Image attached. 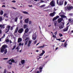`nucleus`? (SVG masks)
<instances>
[{"label":"nucleus","mask_w":73,"mask_h":73,"mask_svg":"<svg viewBox=\"0 0 73 73\" xmlns=\"http://www.w3.org/2000/svg\"><path fill=\"white\" fill-rule=\"evenodd\" d=\"M33 5H36V3L35 2H33Z\"/></svg>","instance_id":"obj_59"},{"label":"nucleus","mask_w":73,"mask_h":73,"mask_svg":"<svg viewBox=\"0 0 73 73\" xmlns=\"http://www.w3.org/2000/svg\"><path fill=\"white\" fill-rule=\"evenodd\" d=\"M23 13H24L25 14H26L27 15L28 14V13L27 12V11H23Z\"/></svg>","instance_id":"obj_24"},{"label":"nucleus","mask_w":73,"mask_h":73,"mask_svg":"<svg viewBox=\"0 0 73 73\" xmlns=\"http://www.w3.org/2000/svg\"><path fill=\"white\" fill-rule=\"evenodd\" d=\"M6 42H9V40L8 39H7L6 40Z\"/></svg>","instance_id":"obj_42"},{"label":"nucleus","mask_w":73,"mask_h":73,"mask_svg":"<svg viewBox=\"0 0 73 73\" xmlns=\"http://www.w3.org/2000/svg\"><path fill=\"white\" fill-rule=\"evenodd\" d=\"M28 47H29V46H31V44H29V43H28Z\"/></svg>","instance_id":"obj_49"},{"label":"nucleus","mask_w":73,"mask_h":73,"mask_svg":"<svg viewBox=\"0 0 73 73\" xmlns=\"http://www.w3.org/2000/svg\"><path fill=\"white\" fill-rule=\"evenodd\" d=\"M62 20H63V19L61 18L58 19V23H61V21H62Z\"/></svg>","instance_id":"obj_21"},{"label":"nucleus","mask_w":73,"mask_h":73,"mask_svg":"<svg viewBox=\"0 0 73 73\" xmlns=\"http://www.w3.org/2000/svg\"><path fill=\"white\" fill-rule=\"evenodd\" d=\"M64 45L65 47L66 46V43H65V44H64Z\"/></svg>","instance_id":"obj_45"},{"label":"nucleus","mask_w":73,"mask_h":73,"mask_svg":"<svg viewBox=\"0 0 73 73\" xmlns=\"http://www.w3.org/2000/svg\"><path fill=\"white\" fill-rule=\"evenodd\" d=\"M13 27H11V28L10 30L12 31V30H13Z\"/></svg>","instance_id":"obj_56"},{"label":"nucleus","mask_w":73,"mask_h":73,"mask_svg":"<svg viewBox=\"0 0 73 73\" xmlns=\"http://www.w3.org/2000/svg\"><path fill=\"white\" fill-rule=\"evenodd\" d=\"M23 31H24V29H23L21 28L18 30V32L19 33H22Z\"/></svg>","instance_id":"obj_11"},{"label":"nucleus","mask_w":73,"mask_h":73,"mask_svg":"<svg viewBox=\"0 0 73 73\" xmlns=\"http://www.w3.org/2000/svg\"><path fill=\"white\" fill-rule=\"evenodd\" d=\"M6 72H7V70H6V69H5L4 71L3 72V73H6Z\"/></svg>","instance_id":"obj_38"},{"label":"nucleus","mask_w":73,"mask_h":73,"mask_svg":"<svg viewBox=\"0 0 73 73\" xmlns=\"http://www.w3.org/2000/svg\"><path fill=\"white\" fill-rule=\"evenodd\" d=\"M19 46H18L15 49H18L19 50Z\"/></svg>","instance_id":"obj_48"},{"label":"nucleus","mask_w":73,"mask_h":73,"mask_svg":"<svg viewBox=\"0 0 73 73\" xmlns=\"http://www.w3.org/2000/svg\"><path fill=\"white\" fill-rule=\"evenodd\" d=\"M28 39H29V38H28V37H27V38H26V39H25V41H27V40H28Z\"/></svg>","instance_id":"obj_46"},{"label":"nucleus","mask_w":73,"mask_h":73,"mask_svg":"<svg viewBox=\"0 0 73 73\" xmlns=\"http://www.w3.org/2000/svg\"><path fill=\"white\" fill-rule=\"evenodd\" d=\"M7 16V14L6 13H5L3 15L4 17H5V16Z\"/></svg>","instance_id":"obj_35"},{"label":"nucleus","mask_w":73,"mask_h":73,"mask_svg":"<svg viewBox=\"0 0 73 73\" xmlns=\"http://www.w3.org/2000/svg\"><path fill=\"white\" fill-rule=\"evenodd\" d=\"M22 18H23V16H21L20 17V19L21 20V19H22Z\"/></svg>","instance_id":"obj_63"},{"label":"nucleus","mask_w":73,"mask_h":73,"mask_svg":"<svg viewBox=\"0 0 73 73\" xmlns=\"http://www.w3.org/2000/svg\"><path fill=\"white\" fill-rule=\"evenodd\" d=\"M56 23H56V22H54V25L55 27H56Z\"/></svg>","instance_id":"obj_53"},{"label":"nucleus","mask_w":73,"mask_h":73,"mask_svg":"<svg viewBox=\"0 0 73 73\" xmlns=\"http://www.w3.org/2000/svg\"><path fill=\"white\" fill-rule=\"evenodd\" d=\"M57 40H58V41H60L61 40V39L60 38H58L56 39Z\"/></svg>","instance_id":"obj_55"},{"label":"nucleus","mask_w":73,"mask_h":73,"mask_svg":"<svg viewBox=\"0 0 73 73\" xmlns=\"http://www.w3.org/2000/svg\"><path fill=\"white\" fill-rule=\"evenodd\" d=\"M45 53V51H44V50H42V52L39 54V56H42Z\"/></svg>","instance_id":"obj_10"},{"label":"nucleus","mask_w":73,"mask_h":73,"mask_svg":"<svg viewBox=\"0 0 73 73\" xmlns=\"http://www.w3.org/2000/svg\"><path fill=\"white\" fill-rule=\"evenodd\" d=\"M64 24H65V23H64H64H61L60 24V25L61 26H62L63 27H64Z\"/></svg>","instance_id":"obj_23"},{"label":"nucleus","mask_w":73,"mask_h":73,"mask_svg":"<svg viewBox=\"0 0 73 73\" xmlns=\"http://www.w3.org/2000/svg\"><path fill=\"white\" fill-rule=\"evenodd\" d=\"M10 27H11L10 26H8L7 27V28L6 29V33H7L8 31H9V29L10 28Z\"/></svg>","instance_id":"obj_7"},{"label":"nucleus","mask_w":73,"mask_h":73,"mask_svg":"<svg viewBox=\"0 0 73 73\" xmlns=\"http://www.w3.org/2000/svg\"><path fill=\"white\" fill-rule=\"evenodd\" d=\"M72 9V7L70 5L68 4L67 7L65 8V9L66 10V11H69V10H70Z\"/></svg>","instance_id":"obj_1"},{"label":"nucleus","mask_w":73,"mask_h":73,"mask_svg":"<svg viewBox=\"0 0 73 73\" xmlns=\"http://www.w3.org/2000/svg\"><path fill=\"white\" fill-rule=\"evenodd\" d=\"M67 4V2L65 1L64 2V5L65 6Z\"/></svg>","instance_id":"obj_39"},{"label":"nucleus","mask_w":73,"mask_h":73,"mask_svg":"<svg viewBox=\"0 0 73 73\" xmlns=\"http://www.w3.org/2000/svg\"><path fill=\"white\" fill-rule=\"evenodd\" d=\"M64 14V13L61 12L59 14V15H60V16L62 18H66V16L63 15Z\"/></svg>","instance_id":"obj_3"},{"label":"nucleus","mask_w":73,"mask_h":73,"mask_svg":"<svg viewBox=\"0 0 73 73\" xmlns=\"http://www.w3.org/2000/svg\"><path fill=\"white\" fill-rule=\"evenodd\" d=\"M12 8L13 9H17L16 8H15V7H13Z\"/></svg>","instance_id":"obj_62"},{"label":"nucleus","mask_w":73,"mask_h":73,"mask_svg":"<svg viewBox=\"0 0 73 73\" xmlns=\"http://www.w3.org/2000/svg\"><path fill=\"white\" fill-rule=\"evenodd\" d=\"M58 18H59V16H57L56 17H54L52 20L53 21H54V20H56V19H57Z\"/></svg>","instance_id":"obj_13"},{"label":"nucleus","mask_w":73,"mask_h":73,"mask_svg":"<svg viewBox=\"0 0 73 73\" xmlns=\"http://www.w3.org/2000/svg\"><path fill=\"white\" fill-rule=\"evenodd\" d=\"M36 42H37V40H35V41H34V43L35 44H36Z\"/></svg>","instance_id":"obj_52"},{"label":"nucleus","mask_w":73,"mask_h":73,"mask_svg":"<svg viewBox=\"0 0 73 73\" xmlns=\"http://www.w3.org/2000/svg\"><path fill=\"white\" fill-rule=\"evenodd\" d=\"M5 34L3 35V37L1 38L0 39V41H1V39L3 38H4V37H5Z\"/></svg>","instance_id":"obj_26"},{"label":"nucleus","mask_w":73,"mask_h":73,"mask_svg":"<svg viewBox=\"0 0 73 73\" xmlns=\"http://www.w3.org/2000/svg\"><path fill=\"white\" fill-rule=\"evenodd\" d=\"M31 43H32V42L31 41H29L28 43V44H31Z\"/></svg>","instance_id":"obj_40"},{"label":"nucleus","mask_w":73,"mask_h":73,"mask_svg":"<svg viewBox=\"0 0 73 73\" xmlns=\"http://www.w3.org/2000/svg\"><path fill=\"white\" fill-rule=\"evenodd\" d=\"M18 18L17 17H16L15 19V21H17V19Z\"/></svg>","instance_id":"obj_37"},{"label":"nucleus","mask_w":73,"mask_h":73,"mask_svg":"<svg viewBox=\"0 0 73 73\" xmlns=\"http://www.w3.org/2000/svg\"><path fill=\"white\" fill-rule=\"evenodd\" d=\"M56 13L54 12L53 13H51L49 15L50 16H52V17L53 16H54V14H55Z\"/></svg>","instance_id":"obj_14"},{"label":"nucleus","mask_w":73,"mask_h":73,"mask_svg":"<svg viewBox=\"0 0 73 73\" xmlns=\"http://www.w3.org/2000/svg\"><path fill=\"white\" fill-rule=\"evenodd\" d=\"M52 37H54V38H56V36H55V35H53Z\"/></svg>","instance_id":"obj_43"},{"label":"nucleus","mask_w":73,"mask_h":73,"mask_svg":"<svg viewBox=\"0 0 73 73\" xmlns=\"http://www.w3.org/2000/svg\"><path fill=\"white\" fill-rule=\"evenodd\" d=\"M41 58V57H40L39 56H38L37 57V59L38 60L39 59H40V58Z\"/></svg>","instance_id":"obj_36"},{"label":"nucleus","mask_w":73,"mask_h":73,"mask_svg":"<svg viewBox=\"0 0 73 73\" xmlns=\"http://www.w3.org/2000/svg\"><path fill=\"white\" fill-rule=\"evenodd\" d=\"M36 5L37 6H40V4H39V3H37Z\"/></svg>","instance_id":"obj_32"},{"label":"nucleus","mask_w":73,"mask_h":73,"mask_svg":"<svg viewBox=\"0 0 73 73\" xmlns=\"http://www.w3.org/2000/svg\"><path fill=\"white\" fill-rule=\"evenodd\" d=\"M24 28H26L28 27V26L27 25H25L24 26Z\"/></svg>","instance_id":"obj_27"},{"label":"nucleus","mask_w":73,"mask_h":73,"mask_svg":"<svg viewBox=\"0 0 73 73\" xmlns=\"http://www.w3.org/2000/svg\"><path fill=\"white\" fill-rule=\"evenodd\" d=\"M56 10H57V8H56V7H55V8H54V12H55V11H56Z\"/></svg>","instance_id":"obj_33"},{"label":"nucleus","mask_w":73,"mask_h":73,"mask_svg":"<svg viewBox=\"0 0 73 73\" xmlns=\"http://www.w3.org/2000/svg\"><path fill=\"white\" fill-rule=\"evenodd\" d=\"M57 32H56L55 33H54V34H55V35H57Z\"/></svg>","instance_id":"obj_54"},{"label":"nucleus","mask_w":73,"mask_h":73,"mask_svg":"<svg viewBox=\"0 0 73 73\" xmlns=\"http://www.w3.org/2000/svg\"><path fill=\"white\" fill-rule=\"evenodd\" d=\"M10 36H11V37H13V34H11Z\"/></svg>","instance_id":"obj_50"},{"label":"nucleus","mask_w":73,"mask_h":73,"mask_svg":"<svg viewBox=\"0 0 73 73\" xmlns=\"http://www.w3.org/2000/svg\"><path fill=\"white\" fill-rule=\"evenodd\" d=\"M68 27H67L66 28L64 29L63 30V31L65 32L66 31H67L68 30Z\"/></svg>","instance_id":"obj_15"},{"label":"nucleus","mask_w":73,"mask_h":73,"mask_svg":"<svg viewBox=\"0 0 73 73\" xmlns=\"http://www.w3.org/2000/svg\"><path fill=\"white\" fill-rule=\"evenodd\" d=\"M22 41V39H21V38H18V42H21Z\"/></svg>","instance_id":"obj_16"},{"label":"nucleus","mask_w":73,"mask_h":73,"mask_svg":"<svg viewBox=\"0 0 73 73\" xmlns=\"http://www.w3.org/2000/svg\"><path fill=\"white\" fill-rule=\"evenodd\" d=\"M42 66H40V67L39 68V70H40V72H41L42 70H41L42 69Z\"/></svg>","instance_id":"obj_18"},{"label":"nucleus","mask_w":73,"mask_h":73,"mask_svg":"<svg viewBox=\"0 0 73 73\" xmlns=\"http://www.w3.org/2000/svg\"><path fill=\"white\" fill-rule=\"evenodd\" d=\"M16 47V46H14L13 47V48H12V50H14L15 48Z\"/></svg>","instance_id":"obj_31"},{"label":"nucleus","mask_w":73,"mask_h":73,"mask_svg":"<svg viewBox=\"0 0 73 73\" xmlns=\"http://www.w3.org/2000/svg\"><path fill=\"white\" fill-rule=\"evenodd\" d=\"M29 24L30 25L31 24V23H32V21H30L29 22Z\"/></svg>","instance_id":"obj_44"},{"label":"nucleus","mask_w":73,"mask_h":73,"mask_svg":"<svg viewBox=\"0 0 73 73\" xmlns=\"http://www.w3.org/2000/svg\"><path fill=\"white\" fill-rule=\"evenodd\" d=\"M7 45H3L2 46V48L1 49V53H3L4 51V49L7 48Z\"/></svg>","instance_id":"obj_2"},{"label":"nucleus","mask_w":73,"mask_h":73,"mask_svg":"<svg viewBox=\"0 0 73 73\" xmlns=\"http://www.w3.org/2000/svg\"><path fill=\"white\" fill-rule=\"evenodd\" d=\"M28 40H27L26 41V42H25V45H27V44H28Z\"/></svg>","instance_id":"obj_41"},{"label":"nucleus","mask_w":73,"mask_h":73,"mask_svg":"<svg viewBox=\"0 0 73 73\" xmlns=\"http://www.w3.org/2000/svg\"><path fill=\"white\" fill-rule=\"evenodd\" d=\"M8 58H3V60H7Z\"/></svg>","instance_id":"obj_61"},{"label":"nucleus","mask_w":73,"mask_h":73,"mask_svg":"<svg viewBox=\"0 0 73 73\" xmlns=\"http://www.w3.org/2000/svg\"><path fill=\"white\" fill-rule=\"evenodd\" d=\"M21 62L22 64L24 65V64L25 63V60H21Z\"/></svg>","instance_id":"obj_17"},{"label":"nucleus","mask_w":73,"mask_h":73,"mask_svg":"<svg viewBox=\"0 0 73 73\" xmlns=\"http://www.w3.org/2000/svg\"><path fill=\"white\" fill-rule=\"evenodd\" d=\"M32 38L33 40H35L36 39V32H35L33 35Z\"/></svg>","instance_id":"obj_4"},{"label":"nucleus","mask_w":73,"mask_h":73,"mask_svg":"<svg viewBox=\"0 0 73 73\" xmlns=\"http://www.w3.org/2000/svg\"><path fill=\"white\" fill-rule=\"evenodd\" d=\"M20 23L21 24H23V21L22 20H21L20 21Z\"/></svg>","instance_id":"obj_57"},{"label":"nucleus","mask_w":73,"mask_h":73,"mask_svg":"<svg viewBox=\"0 0 73 73\" xmlns=\"http://www.w3.org/2000/svg\"><path fill=\"white\" fill-rule=\"evenodd\" d=\"M0 27L2 28H5V25H0Z\"/></svg>","instance_id":"obj_22"},{"label":"nucleus","mask_w":73,"mask_h":73,"mask_svg":"<svg viewBox=\"0 0 73 73\" xmlns=\"http://www.w3.org/2000/svg\"><path fill=\"white\" fill-rule=\"evenodd\" d=\"M15 62V60H14L11 59H10L9 61V64H10V65H12V62Z\"/></svg>","instance_id":"obj_6"},{"label":"nucleus","mask_w":73,"mask_h":73,"mask_svg":"<svg viewBox=\"0 0 73 73\" xmlns=\"http://www.w3.org/2000/svg\"><path fill=\"white\" fill-rule=\"evenodd\" d=\"M12 2L13 3H16V1H12Z\"/></svg>","instance_id":"obj_58"},{"label":"nucleus","mask_w":73,"mask_h":73,"mask_svg":"<svg viewBox=\"0 0 73 73\" xmlns=\"http://www.w3.org/2000/svg\"><path fill=\"white\" fill-rule=\"evenodd\" d=\"M59 36L60 37H62V34L59 33Z\"/></svg>","instance_id":"obj_34"},{"label":"nucleus","mask_w":73,"mask_h":73,"mask_svg":"<svg viewBox=\"0 0 73 73\" xmlns=\"http://www.w3.org/2000/svg\"><path fill=\"white\" fill-rule=\"evenodd\" d=\"M68 21L69 22L68 23L67 25H68L69 23H71L72 24H73V21L72 19H68Z\"/></svg>","instance_id":"obj_9"},{"label":"nucleus","mask_w":73,"mask_h":73,"mask_svg":"<svg viewBox=\"0 0 73 73\" xmlns=\"http://www.w3.org/2000/svg\"><path fill=\"white\" fill-rule=\"evenodd\" d=\"M29 19L28 18V19H26L25 20V23H26L27 24L28 23Z\"/></svg>","instance_id":"obj_20"},{"label":"nucleus","mask_w":73,"mask_h":73,"mask_svg":"<svg viewBox=\"0 0 73 73\" xmlns=\"http://www.w3.org/2000/svg\"><path fill=\"white\" fill-rule=\"evenodd\" d=\"M19 45H23V44H21V43H19Z\"/></svg>","instance_id":"obj_64"},{"label":"nucleus","mask_w":73,"mask_h":73,"mask_svg":"<svg viewBox=\"0 0 73 73\" xmlns=\"http://www.w3.org/2000/svg\"><path fill=\"white\" fill-rule=\"evenodd\" d=\"M29 31V29H28V28H27L26 29L25 31V33H24V35H25V36H27V35H26V33H27Z\"/></svg>","instance_id":"obj_8"},{"label":"nucleus","mask_w":73,"mask_h":73,"mask_svg":"<svg viewBox=\"0 0 73 73\" xmlns=\"http://www.w3.org/2000/svg\"><path fill=\"white\" fill-rule=\"evenodd\" d=\"M50 5L52 7H54L55 6V2L53 1H52L50 3Z\"/></svg>","instance_id":"obj_5"},{"label":"nucleus","mask_w":73,"mask_h":73,"mask_svg":"<svg viewBox=\"0 0 73 73\" xmlns=\"http://www.w3.org/2000/svg\"><path fill=\"white\" fill-rule=\"evenodd\" d=\"M59 28L60 29H62L63 28H64V26H62L60 25L59 26Z\"/></svg>","instance_id":"obj_28"},{"label":"nucleus","mask_w":73,"mask_h":73,"mask_svg":"<svg viewBox=\"0 0 73 73\" xmlns=\"http://www.w3.org/2000/svg\"><path fill=\"white\" fill-rule=\"evenodd\" d=\"M7 53V50H5L3 54H6V53Z\"/></svg>","instance_id":"obj_29"},{"label":"nucleus","mask_w":73,"mask_h":73,"mask_svg":"<svg viewBox=\"0 0 73 73\" xmlns=\"http://www.w3.org/2000/svg\"><path fill=\"white\" fill-rule=\"evenodd\" d=\"M18 31V27H17L15 31L14 32V35H15V33H17V31Z\"/></svg>","instance_id":"obj_19"},{"label":"nucleus","mask_w":73,"mask_h":73,"mask_svg":"<svg viewBox=\"0 0 73 73\" xmlns=\"http://www.w3.org/2000/svg\"><path fill=\"white\" fill-rule=\"evenodd\" d=\"M0 13L1 15H2L3 14V11H1Z\"/></svg>","instance_id":"obj_30"},{"label":"nucleus","mask_w":73,"mask_h":73,"mask_svg":"<svg viewBox=\"0 0 73 73\" xmlns=\"http://www.w3.org/2000/svg\"><path fill=\"white\" fill-rule=\"evenodd\" d=\"M45 5H43L39 6V8H42V7H45Z\"/></svg>","instance_id":"obj_25"},{"label":"nucleus","mask_w":73,"mask_h":73,"mask_svg":"<svg viewBox=\"0 0 73 73\" xmlns=\"http://www.w3.org/2000/svg\"><path fill=\"white\" fill-rule=\"evenodd\" d=\"M64 3V1L62 0H60L59 1V5H61L63 4V3Z\"/></svg>","instance_id":"obj_12"},{"label":"nucleus","mask_w":73,"mask_h":73,"mask_svg":"<svg viewBox=\"0 0 73 73\" xmlns=\"http://www.w3.org/2000/svg\"><path fill=\"white\" fill-rule=\"evenodd\" d=\"M3 20V18L2 17H0V21Z\"/></svg>","instance_id":"obj_51"},{"label":"nucleus","mask_w":73,"mask_h":73,"mask_svg":"<svg viewBox=\"0 0 73 73\" xmlns=\"http://www.w3.org/2000/svg\"><path fill=\"white\" fill-rule=\"evenodd\" d=\"M41 47L42 48H44V47H45V45L44 44L43 46H41Z\"/></svg>","instance_id":"obj_47"},{"label":"nucleus","mask_w":73,"mask_h":73,"mask_svg":"<svg viewBox=\"0 0 73 73\" xmlns=\"http://www.w3.org/2000/svg\"><path fill=\"white\" fill-rule=\"evenodd\" d=\"M41 2V3H44V1H43V0H41L40 1Z\"/></svg>","instance_id":"obj_60"}]
</instances>
